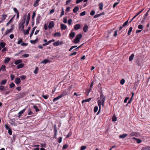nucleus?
Wrapping results in <instances>:
<instances>
[{
    "mask_svg": "<svg viewBox=\"0 0 150 150\" xmlns=\"http://www.w3.org/2000/svg\"><path fill=\"white\" fill-rule=\"evenodd\" d=\"M100 98V99L98 101V104L99 108H100V110L101 105H102L103 107L104 106V103L105 100V97L102 93H101Z\"/></svg>",
    "mask_w": 150,
    "mask_h": 150,
    "instance_id": "f257e3e1",
    "label": "nucleus"
},
{
    "mask_svg": "<svg viewBox=\"0 0 150 150\" xmlns=\"http://www.w3.org/2000/svg\"><path fill=\"white\" fill-rule=\"evenodd\" d=\"M82 35L81 34H79L77 35L74 40V42L75 43H77L80 41V40L81 38Z\"/></svg>",
    "mask_w": 150,
    "mask_h": 150,
    "instance_id": "f03ea898",
    "label": "nucleus"
},
{
    "mask_svg": "<svg viewBox=\"0 0 150 150\" xmlns=\"http://www.w3.org/2000/svg\"><path fill=\"white\" fill-rule=\"evenodd\" d=\"M27 15H25L23 16V19L20 22L19 25V28H21L22 25H24V24L25 21V19L26 18Z\"/></svg>",
    "mask_w": 150,
    "mask_h": 150,
    "instance_id": "7ed1b4c3",
    "label": "nucleus"
},
{
    "mask_svg": "<svg viewBox=\"0 0 150 150\" xmlns=\"http://www.w3.org/2000/svg\"><path fill=\"white\" fill-rule=\"evenodd\" d=\"M63 43V42L62 41H59V40H58L55 42L53 43V45L55 46H57L59 45H61Z\"/></svg>",
    "mask_w": 150,
    "mask_h": 150,
    "instance_id": "20e7f679",
    "label": "nucleus"
},
{
    "mask_svg": "<svg viewBox=\"0 0 150 150\" xmlns=\"http://www.w3.org/2000/svg\"><path fill=\"white\" fill-rule=\"evenodd\" d=\"M13 30V29L12 28H11L9 29H8L4 34V36L6 35L7 34L10 33L11 32V31Z\"/></svg>",
    "mask_w": 150,
    "mask_h": 150,
    "instance_id": "39448f33",
    "label": "nucleus"
},
{
    "mask_svg": "<svg viewBox=\"0 0 150 150\" xmlns=\"http://www.w3.org/2000/svg\"><path fill=\"white\" fill-rule=\"evenodd\" d=\"M67 94V92L66 90H65L64 91L62 92L60 95V96L61 98L65 96Z\"/></svg>",
    "mask_w": 150,
    "mask_h": 150,
    "instance_id": "423d86ee",
    "label": "nucleus"
},
{
    "mask_svg": "<svg viewBox=\"0 0 150 150\" xmlns=\"http://www.w3.org/2000/svg\"><path fill=\"white\" fill-rule=\"evenodd\" d=\"M54 26V23L52 21L50 22L48 25V28H52Z\"/></svg>",
    "mask_w": 150,
    "mask_h": 150,
    "instance_id": "0eeeda50",
    "label": "nucleus"
},
{
    "mask_svg": "<svg viewBox=\"0 0 150 150\" xmlns=\"http://www.w3.org/2000/svg\"><path fill=\"white\" fill-rule=\"evenodd\" d=\"M81 26L80 24H76L74 25V29L75 30H77L81 28Z\"/></svg>",
    "mask_w": 150,
    "mask_h": 150,
    "instance_id": "6e6552de",
    "label": "nucleus"
},
{
    "mask_svg": "<svg viewBox=\"0 0 150 150\" xmlns=\"http://www.w3.org/2000/svg\"><path fill=\"white\" fill-rule=\"evenodd\" d=\"M144 10V9H143L141 11H139V12H138L137 13V14L135 16L132 18V19L130 20V21L129 22V23H131V21L134 19L137 16H138L139 14Z\"/></svg>",
    "mask_w": 150,
    "mask_h": 150,
    "instance_id": "1a4fd4ad",
    "label": "nucleus"
},
{
    "mask_svg": "<svg viewBox=\"0 0 150 150\" xmlns=\"http://www.w3.org/2000/svg\"><path fill=\"white\" fill-rule=\"evenodd\" d=\"M40 0H36V1L34 2L33 4V6L34 7H36L39 5V2Z\"/></svg>",
    "mask_w": 150,
    "mask_h": 150,
    "instance_id": "9d476101",
    "label": "nucleus"
},
{
    "mask_svg": "<svg viewBox=\"0 0 150 150\" xmlns=\"http://www.w3.org/2000/svg\"><path fill=\"white\" fill-rule=\"evenodd\" d=\"M25 95V93L24 92L18 94V97L20 98H23Z\"/></svg>",
    "mask_w": 150,
    "mask_h": 150,
    "instance_id": "9b49d317",
    "label": "nucleus"
},
{
    "mask_svg": "<svg viewBox=\"0 0 150 150\" xmlns=\"http://www.w3.org/2000/svg\"><path fill=\"white\" fill-rule=\"evenodd\" d=\"M21 81V79L19 78H16L15 79V82L16 84H19Z\"/></svg>",
    "mask_w": 150,
    "mask_h": 150,
    "instance_id": "f8f14e48",
    "label": "nucleus"
},
{
    "mask_svg": "<svg viewBox=\"0 0 150 150\" xmlns=\"http://www.w3.org/2000/svg\"><path fill=\"white\" fill-rule=\"evenodd\" d=\"M40 14H38L36 18V24H38L40 23Z\"/></svg>",
    "mask_w": 150,
    "mask_h": 150,
    "instance_id": "ddd939ff",
    "label": "nucleus"
},
{
    "mask_svg": "<svg viewBox=\"0 0 150 150\" xmlns=\"http://www.w3.org/2000/svg\"><path fill=\"white\" fill-rule=\"evenodd\" d=\"M67 28V26L63 24H61V28L62 30H64Z\"/></svg>",
    "mask_w": 150,
    "mask_h": 150,
    "instance_id": "4468645a",
    "label": "nucleus"
},
{
    "mask_svg": "<svg viewBox=\"0 0 150 150\" xmlns=\"http://www.w3.org/2000/svg\"><path fill=\"white\" fill-rule=\"evenodd\" d=\"M88 26L86 25H85L83 27V31H84V32H86L88 31Z\"/></svg>",
    "mask_w": 150,
    "mask_h": 150,
    "instance_id": "2eb2a0df",
    "label": "nucleus"
},
{
    "mask_svg": "<svg viewBox=\"0 0 150 150\" xmlns=\"http://www.w3.org/2000/svg\"><path fill=\"white\" fill-rule=\"evenodd\" d=\"M22 62V61L21 59H18L17 60L14 62L15 64L17 65L19 64H21Z\"/></svg>",
    "mask_w": 150,
    "mask_h": 150,
    "instance_id": "dca6fc26",
    "label": "nucleus"
},
{
    "mask_svg": "<svg viewBox=\"0 0 150 150\" xmlns=\"http://www.w3.org/2000/svg\"><path fill=\"white\" fill-rule=\"evenodd\" d=\"M24 64L23 63H21L17 66V68L18 69H19L20 68H22L24 66Z\"/></svg>",
    "mask_w": 150,
    "mask_h": 150,
    "instance_id": "f3484780",
    "label": "nucleus"
},
{
    "mask_svg": "<svg viewBox=\"0 0 150 150\" xmlns=\"http://www.w3.org/2000/svg\"><path fill=\"white\" fill-rule=\"evenodd\" d=\"M75 35V33L74 32H71L70 34H69V36L70 38H74Z\"/></svg>",
    "mask_w": 150,
    "mask_h": 150,
    "instance_id": "a211bd4d",
    "label": "nucleus"
},
{
    "mask_svg": "<svg viewBox=\"0 0 150 150\" xmlns=\"http://www.w3.org/2000/svg\"><path fill=\"white\" fill-rule=\"evenodd\" d=\"M79 10V7L78 6H76L73 9V12L74 13H76Z\"/></svg>",
    "mask_w": 150,
    "mask_h": 150,
    "instance_id": "6ab92c4d",
    "label": "nucleus"
},
{
    "mask_svg": "<svg viewBox=\"0 0 150 150\" xmlns=\"http://www.w3.org/2000/svg\"><path fill=\"white\" fill-rule=\"evenodd\" d=\"M127 135V134H124L122 135H120L119 136L120 138L124 139L125 138Z\"/></svg>",
    "mask_w": 150,
    "mask_h": 150,
    "instance_id": "aec40b11",
    "label": "nucleus"
},
{
    "mask_svg": "<svg viewBox=\"0 0 150 150\" xmlns=\"http://www.w3.org/2000/svg\"><path fill=\"white\" fill-rule=\"evenodd\" d=\"M129 135L130 136H137V135L138 134L137 132H132L131 133H130Z\"/></svg>",
    "mask_w": 150,
    "mask_h": 150,
    "instance_id": "412c9836",
    "label": "nucleus"
},
{
    "mask_svg": "<svg viewBox=\"0 0 150 150\" xmlns=\"http://www.w3.org/2000/svg\"><path fill=\"white\" fill-rule=\"evenodd\" d=\"M30 29V27H29L27 29V30L25 31V30L24 31V34L25 35H27L29 33V31Z\"/></svg>",
    "mask_w": 150,
    "mask_h": 150,
    "instance_id": "4be33fe9",
    "label": "nucleus"
},
{
    "mask_svg": "<svg viewBox=\"0 0 150 150\" xmlns=\"http://www.w3.org/2000/svg\"><path fill=\"white\" fill-rule=\"evenodd\" d=\"M36 27L35 26V27H34L33 28V29H32V30L31 31V33L30 34V38H31V37L33 35V33H34V32L35 30V29H36Z\"/></svg>",
    "mask_w": 150,
    "mask_h": 150,
    "instance_id": "5701e85b",
    "label": "nucleus"
},
{
    "mask_svg": "<svg viewBox=\"0 0 150 150\" xmlns=\"http://www.w3.org/2000/svg\"><path fill=\"white\" fill-rule=\"evenodd\" d=\"M6 45L5 43L3 42H0V46L4 48Z\"/></svg>",
    "mask_w": 150,
    "mask_h": 150,
    "instance_id": "b1692460",
    "label": "nucleus"
},
{
    "mask_svg": "<svg viewBox=\"0 0 150 150\" xmlns=\"http://www.w3.org/2000/svg\"><path fill=\"white\" fill-rule=\"evenodd\" d=\"M7 81V80L6 79H4L2 81L1 83V84L4 85L6 83Z\"/></svg>",
    "mask_w": 150,
    "mask_h": 150,
    "instance_id": "393cba45",
    "label": "nucleus"
},
{
    "mask_svg": "<svg viewBox=\"0 0 150 150\" xmlns=\"http://www.w3.org/2000/svg\"><path fill=\"white\" fill-rule=\"evenodd\" d=\"M10 60V59L9 57H6L4 59V62L5 63H8Z\"/></svg>",
    "mask_w": 150,
    "mask_h": 150,
    "instance_id": "a878e982",
    "label": "nucleus"
},
{
    "mask_svg": "<svg viewBox=\"0 0 150 150\" xmlns=\"http://www.w3.org/2000/svg\"><path fill=\"white\" fill-rule=\"evenodd\" d=\"M60 98H61L60 97V96H58L54 98L53 99V101L54 102H55L56 101H57V100H58Z\"/></svg>",
    "mask_w": 150,
    "mask_h": 150,
    "instance_id": "bb28decb",
    "label": "nucleus"
},
{
    "mask_svg": "<svg viewBox=\"0 0 150 150\" xmlns=\"http://www.w3.org/2000/svg\"><path fill=\"white\" fill-rule=\"evenodd\" d=\"M132 30V27H130L128 30V31L127 33V34L128 35H130L131 34V33Z\"/></svg>",
    "mask_w": 150,
    "mask_h": 150,
    "instance_id": "cd10ccee",
    "label": "nucleus"
},
{
    "mask_svg": "<svg viewBox=\"0 0 150 150\" xmlns=\"http://www.w3.org/2000/svg\"><path fill=\"white\" fill-rule=\"evenodd\" d=\"M6 66L4 65H3L2 66L1 68H0V69L2 71H5L6 70Z\"/></svg>",
    "mask_w": 150,
    "mask_h": 150,
    "instance_id": "c85d7f7f",
    "label": "nucleus"
},
{
    "mask_svg": "<svg viewBox=\"0 0 150 150\" xmlns=\"http://www.w3.org/2000/svg\"><path fill=\"white\" fill-rule=\"evenodd\" d=\"M134 56V54H131V55L129 57V61H132L133 59Z\"/></svg>",
    "mask_w": 150,
    "mask_h": 150,
    "instance_id": "c756f323",
    "label": "nucleus"
},
{
    "mask_svg": "<svg viewBox=\"0 0 150 150\" xmlns=\"http://www.w3.org/2000/svg\"><path fill=\"white\" fill-rule=\"evenodd\" d=\"M53 36H58L59 37H60L61 36V34L60 33L57 32V33H55L54 34Z\"/></svg>",
    "mask_w": 150,
    "mask_h": 150,
    "instance_id": "7c9ffc66",
    "label": "nucleus"
},
{
    "mask_svg": "<svg viewBox=\"0 0 150 150\" xmlns=\"http://www.w3.org/2000/svg\"><path fill=\"white\" fill-rule=\"evenodd\" d=\"M91 100V98H90L86 99L83 100L82 101V103H83L86 102H89Z\"/></svg>",
    "mask_w": 150,
    "mask_h": 150,
    "instance_id": "2f4dec72",
    "label": "nucleus"
},
{
    "mask_svg": "<svg viewBox=\"0 0 150 150\" xmlns=\"http://www.w3.org/2000/svg\"><path fill=\"white\" fill-rule=\"evenodd\" d=\"M103 4L102 3H100L99 4V8L100 10L103 9Z\"/></svg>",
    "mask_w": 150,
    "mask_h": 150,
    "instance_id": "473e14b6",
    "label": "nucleus"
},
{
    "mask_svg": "<svg viewBox=\"0 0 150 150\" xmlns=\"http://www.w3.org/2000/svg\"><path fill=\"white\" fill-rule=\"evenodd\" d=\"M33 107L34 109H35L36 112H38L40 111V110L38 108V107L37 106L34 105Z\"/></svg>",
    "mask_w": 150,
    "mask_h": 150,
    "instance_id": "72a5a7b5",
    "label": "nucleus"
},
{
    "mask_svg": "<svg viewBox=\"0 0 150 150\" xmlns=\"http://www.w3.org/2000/svg\"><path fill=\"white\" fill-rule=\"evenodd\" d=\"M5 87L4 86H0V91H3L4 90Z\"/></svg>",
    "mask_w": 150,
    "mask_h": 150,
    "instance_id": "f704fd0d",
    "label": "nucleus"
},
{
    "mask_svg": "<svg viewBox=\"0 0 150 150\" xmlns=\"http://www.w3.org/2000/svg\"><path fill=\"white\" fill-rule=\"evenodd\" d=\"M25 109H23V110H21L19 112L18 114H20L21 115H22L25 111Z\"/></svg>",
    "mask_w": 150,
    "mask_h": 150,
    "instance_id": "c9c22d12",
    "label": "nucleus"
},
{
    "mask_svg": "<svg viewBox=\"0 0 150 150\" xmlns=\"http://www.w3.org/2000/svg\"><path fill=\"white\" fill-rule=\"evenodd\" d=\"M64 10L63 8H62V11L61 12V14L60 16V17L61 18L62 17V16L64 15Z\"/></svg>",
    "mask_w": 150,
    "mask_h": 150,
    "instance_id": "e433bc0d",
    "label": "nucleus"
},
{
    "mask_svg": "<svg viewBox=\"0 0 150 150\" xmlns=\"http://www.w3.org/2000/svg\"><path fill=\"white\" fill-rule=\"evenodd\" d=\"M49 62L48 60L47 59H45L44 60V61H42L41 62V63H43L44 64H46V63H47V62Z\"/></svg>",
    "mask_w": 150,
    "mask_h": 150,
    "instance_id": "4c0bfd02",
    "label": "nucleus"
},
{
    "mask_svg": "<svg viewBox=\"0 0 150 150\" xmlns=\"http://www.w3.org/2000/svg\"><path fill=\"white\" fill-rule=\"evenodd\" d=\"M28 115H30L33 114L32 112L31 111L30 109H29L28 111Z\"/></svg>",
    "mask_w": 150,
    "mask_h": 150,
    "instance_id": "58836bf2",
    "label": "nucleus"
},
{
    "mask_svg": "<svg viewBox=\"0 0 150 150\" xmlns=\"http://www.w3.org/2000/svg\"><path fill=\"white\" fill-rule=\"evenodd\" d=\"M98 107L97 106H95L94 108V112H97L98 110Z\"/></svg>",
    "mask_w": 150,
    "mask_h": 150,
    "instance_id": "ea45409f",
    "label": "nucleus"
},
{
    "mask_svg": "<svg viewBox=\"0 0 150 150\" xmlns=\"http://www.w3.org/2000/svg\"><path fill=\"white\" fill-rule=\"evenodd\" d=\"M143 149L144 150H150V146H147L144 147Z\"/></svg>",
    "mask_w": 150,
    "mask_h": 150,
    "instance_id": "a19ab883",
    "label": "nucleus"
},
{
    "mask_svg": "<svg viewBox=\"0 0 150 150\" xmlns=\"http://www.w3.org/2000/svg\"><path fill=\"white\" fill-rule=\"evenodd\" d=\"M23 42V39L21 38L20 40H19L17 42V44L19 45L21 43H22Z\"/></svg>",
    "mask_w": 150,
    "mask_h": 150,
    "instance_id": "79ce46f5",
    "label": "nucleus"
},
{
    "mask_svg": "<svg viewBox=\"0 0 150 150\" xmlns=\"http://www.w3.org/2000/svg\"><path fill=\"white\" fill-rule=\"evenodd\" d=\"M138 28L139 29H141V30H142L143 29V26L142 25H139L138 27Z\"/></svg>",
    "mask_w": 150,
    "mask_h": 150,
    "instance_id": "37998d69",
    "label": "nucleus"
},
{
    "mask_svg": "<svg viewBox=\"0 0 150 150\" xmlns=\"http://www.w3.org/2000/svg\"><path fill=\"white\" fill-rule=\"evenodd\" d=\"M7 15H2V19L3 20H4L7 17Z\"/></svg>",
    "mask_w": 150,
    "mask_h": 150,
    "instance_id": "c03bdc74",
    "label": "nucleus"
},
{
    "mask_svg": "<svg viewBox=\"0 0 150 150\" xmlns=\"http://www.w3.org/2000/svg\"><path fill=\"white\" fill-rule=\"evenodd\" d=\"M15 86V85L13 83H12L10 84V87L11 88L14 87Z\"/></svg>",
    "mask_w": 150,
    "mask_h": 150,
    "instance_id": "a18cd8bd",
    "label": "nucleus"
},
{
    "mask_svg": "<svg viewBox=\"0 0 150 150\" xmlns=\"http://www.w3.org/2000/svg\"><path fill=\"white\" fill-rule=\"evenodd\" d=\"M128 22V20L127 21H126L123 24L122 27H125L126 26Z\"/></svg>",
    "mask_w": 150,
    "mask_h": 150,
    "instance_id": "49530a36",
    "label": "nucleus"
},
{
    "mask_svg": "<svg viewBox=\"0 0 150 150\" xmlns=\"http://www.w3.org/2000/svg\"><path fill=\"white\" fill-rule=\"evenodd\" d=\"M125 82V80L123 79H122L120 81V83L121 85L124 84Z\"/></svg>",
    "mask_w": 150,
    "mask_h": 150,
    "instance_id": "de8ad7c7",
    "label": "nucleus"
},
{
    "mask_svg": "<svg viewBox=\"0 0 150 150\" xmlns=\"http://www.w3.org/2000/svg\"><path fill=\"white\" fill-rule=\"evenodd\" d=\"M29 56V54H23L22 55V56L24 57H28Z\"/></svg>",
    "mask_w": 150,
    "mask_h": 150,
    "instance_id": "09e8293b",
    "label": "nucleus"
},
{
    "mask_svg": "<svg viewBox=\"0 0 150 150\" xmlns=\"http://www.w3.org/2000/svg\"><path fill=\"white\" fill-rule=\"evenodd\" d=\"M48 96H49L48 95L47 96L44 95H42V97L45 99H47L48 98Z\"/></svg>",
    "mask_w": 150,
    "mask_h": 150,
    "instance_id": "8fccbe9b",
    "label": "nucleus"
},
{
    "mask_svg": "<svg viewBox=\"0 0 150 150\" xmlns=\"http://www.w3.org/2000/svg\"><path fill=\"white\" fill-rule=\"evenodd\" d=\"M95 11L94 10L92 11L90 13V15L91 16H93L95 14Z\"/></svg>",
    "mask_w": 150,
    "mask_h": 150,
    "instance_id": "3c124183",
    "label": "nucleus"
},
{
    "mask_svg": "<svg viewBox=\"0 0 150 150\" xmlns=\"http://www.w3.org/2000/svg\"><path fill=\"white\" fill-rule=\"evenodd\" d=\"M86 14V12L85 11H83V12L81 13L80 14V15L81 16H84Z\"/></svg>",
    "mask_w": 150,
    "mask_h": 150,
    "instance_id": "603ef678",
    "label": "nucleus"
},
{
    "mask_svg": "<svg viewBox=\"0 0 150 150\" xmlns=\"http://www.w3.org/2000/svg\"><path fill=\"white\" fill-rule=\"evenodd\" d=\"M8 134H9L10 135H12V131L11 129H9L8 130Z\"/></svg>",
    "mask_w": 150,
    "mask_h": 150,
    "instance_id": "864d4df0",
    "label": "nucleus"
},
{
    "mask_svg": "<svg viewBox=\"0 0 150 150\" xmlns=\"http://www.w3.org/2000/svg\"><path fill=\"white\" fill-rule=\"evenodd\" d=\"M35 15L36 14L34 12H33L32 16V19L33 20H34V19L35 16Z\"/></svg>",
    "mask_w": 150,
    "mask_h": 150,
    "instance_id": "5fc2aeb1",
    "label": "nucleus"
},
{
    "mask_svg": "<svg viewBox=\"0 0 150 150\" xmlns=\"http://www.w3.org/2000/svg\"><path fill=\"white\" fill-rule=\"evenodd\" d=\"M86 146H82L81 147V150H84L86 149Z\"/></svg>",
    "mask_w": 150,
    "mask_h": 150,
    "instance_id": "6e6d98bb",
    "label": "nucleus"
},
{
    "mask_svg": "<svg viewBox=\"0 0 150 150\" xmlns=\"http://www.w3.org/2000/svg\"><path fill=\"white\" fill-rule=\"evenodd\" d=\"M20 78L22 80H23L25 79L26 76L24 75H22L20 76Z\"/></svg>",
    "mask_w": 150,
    "mask_h": 150,
    "instance_id": "4d7b16f0",
    "label": "nucleus"
},
{
    "mask_svg": "<svg viewBox=\"0 0 150 150\" xmlns=\"http://www.w3.org/2000/svg\"><path fill=\"white\" fill-rule=\"evenodd\" d=\"M117 120V118L115 116H113L112 119V121L113 122H115Z\"/></svg>",
    "mask_w": 150,
    "mask_h": 150,
    "instance_id": "13d9d810",
    "label": "nucleus"
},
{
    "mask_svg": "<svg viewBox=\"0 0 150 150\" xmlns=\"http://www.w3.org/2000/svg\"><path fill=\"white\" fill-rule=\"evenodd\" d=\"M137 143L139 144L142 142V141L141 140L139 139H137Z\"/></svg>",
    "mask_w": 150,
    "mask_h": 150,
    "instance_id": "bf43d9fd",
    "label": "nucleus"
},
{
    "mask_svg": "<svg viewBox=\"0 0 150 150\" xmlns=\"http://www.w3.org/2000/svg\"><path fill=\"white\" fill-rule=\"evenodd\" d=\"M62 141V137H59L58 138V142L59 143H60Z\"/></svg>",
    "mask_w": 150,
    "mask_h": 150,
    "instance_id": "052dcab7",
    "label": "nucleus"
},
{
    "mask_svg": "<svg viewBox=\"0 0 150 150\" xmlns=\"http://www.w3.org/2000/svg\"><path fill=\"white\" fill-rule=\"evenodd\" d=\"M63 22L65 23H66L67 22V19L66 18H64L63 19Z\"/></svg>",
    "mask_w": 150,
    "mask_h": 150,
    "instance_id": "680f3d73",
    "label": "nucleus"
},
{
    "mask_svg": "<svg viewBox=\"0 0 150 150\" xmlns=\"http://www.w3.org/2000/svg\"><path fill=\"white\" fill-rule=\"evenodd\" d=\"M38 67H37L35 68V70L34 71V73L35 74H37L38 73Z\"/></svg>",
    "mask_w": 150,
    "mask_h": 150,
    "instance_id": "e2e57ef3",
    "label": "nucleus"
},
{
    "mask_svg": "<svg viewBox=\"0 0 150 150\" xmlns=\"http://www.w3.org/2000/svg\"><path fill=\"white\" fill-rule=\"evenodd\" d=\"M28 45V43H24L23 42H22L21 44V46H27Z\"/></svg>",
    "mask_w": 150,
    "mask_h": 150,
    "instance_id": "0e129e2a",
    "label": "nucleus"
},
{
    "mask_svg": "<svg viewBox=\"0 0 150 150\" xmlns=\"http://www.w3.org/2000/svg\"><path fill=\"white\" fill-rule=\"evenodd\" d=\"M10 76L11 79V80H13L15 78V76L13 74H11Z\"/></svg>",
    "mask_w": 150,
    "mask_h": 150,
    "instance_id": "69168bd1",
    "label": "nucleus"
},
{
    "mask_svg": "<svg viewBox=\"0 0 150 150\" xmlns=\"http://www.w3.org/2000/svg\"><path fill=\"white\" fill-rule=\"evenodd\" d=\"M119 3V2H115L113 5V7L115 8Z\"/></svg>",
    "mask_w": 150,
    "mask_h": 150,
    "instance_id": "338daca9",
    "label": "nucleus"
},
{
    "mask_svg": "<svg viewBox=\"0 0 150 150\" xmlns=\"http://www.w3.org/2000/svg\"><path fill=\"white\" fill-rule=\"evenodd\" d=\"M72 22V20L71 19H69L68 21V24L70 25Z\"/></svg>",
    "mask_w": 150,
    "mask_h": 150,
    "instance_id": "774afa93",
    "label": "nucleus"
}]
</instances>
